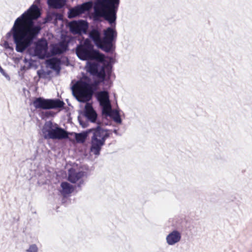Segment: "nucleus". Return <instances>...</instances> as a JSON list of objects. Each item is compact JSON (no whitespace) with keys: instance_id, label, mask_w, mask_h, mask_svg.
<instances>
[{"instance_id":"23","label":"nucleus","mask_w":252,"mask_h":252,"mask_svg":"<svg viewBox=\"0 0 252 252\" xmlns=\"http://www.w3.org/2000/svg\"><path fill=\"white\" fill-rule=\"evenodd\" d=\"M38 249L35 244L31 245L26 250V252H38Z\"/></svg>"},{"instance_id":"9","label":"nucleus","mask_w":252,"mask_h":252,"mask_svg":"<svg viewBox=\"0 0 252 252\" xmlns=\"http://www.w3.org/2000/svg\"><path fill=\"white\" fill-rule=\"evenodd\" d=\"M93 6H94V2H93L92 0H89L81 4L77 5L69 10L68 17L70 19L80 16L86 12L89 11Z\"/></svg>"},{"instance_id":"6","label":"nucleus","mask_w":252,"mask_h":252,"mask_svg":"<svg viewBox=\"0 0 252 252\" xmlns=\"http://www.w3.org/2000/svg\"><path fill=\"white\" fill-rule=\"evenodd\" d=\"M42 132L45 139L61 140L68 137V132L66 130L51 121L45 123Z\"/></svg>"},{"instance_id":"3","label":"nucleus","mask_w":252,"mask_h":252,"mask_svg":"<svg viewBox=\"0 0 252 252\" xmlns=\"http://www.w3.org/2000/svg\"><path fill=\"white\" fill-rule=\"evenodd\" d=\"M109 130L102 128L97 126L94 128H90L86 131L75 134V139L77 142L83 143L85 141L88 134L93 133L91 138L90 151L95 156H99L102 147L105 144L107 138L109 137Z\"/></svg>"},{"instance_id":"8","label":"nucleus","mask_w":252,"mask_h":252,"mask_svg":"<svg viewBox=\"0 0 252 252\" xmlns=\"http://www.w3.org/2000/svg\"><path fill=\"white\" fill-rule=\"evenodd\" d=\"M32 103L36 109L43 110L62 108L65 105L64 102L59 99H46L42 97L36 98Z\"/></svg>"},{"instance_id":"28","label":"nucleus","mask_w":252,"mask_h":252,"mask_svg":"<svg viewBox=\"0 0 252 252\" xmlns=\"http://www.w3.org/2000/svg\"><path fill=\"white\" fill-rule=\"evenodd\" d=\"M7 44V43L6 42H5V44Z\"/></svg>"},{"instance_id":"11","label":"nucleus","mask_w":252,"mask_h":252,"mask_svg":"<svg viewBox=\"0 0 252 252\" xmlns=\"http://www.w3.org/2000/svg\"><path fill=\"white\" fill-rule=\"evenodd\" d=\"M69 26L72 33L81 34L82 33H86L88 28V24L85 20H79L70 22Z\"/></svg>"},{"instance_id":"24","label":"nucleus","mask_w":252,"mask_h":252,"mask_svg":"<svg viewBox=\"0 0 252 252\" xmlns=\"http://www.w3.org/2000/svg\"><path fill=\"white\" fill-rule=\"evenodd\" d=\"M52 16L55 18V20H62V15L59 13H53Z\"/></svg>"},{"instance_id":"10","label":"nucleus","mask_w":252,"mask_h":252,"mask_svg":"<svg viewBox=\"0 0 252 252\" xmlns=\"http://www.w3.org/2000/svg\"><path fill=\"white\" fill-rule=\"evenodd\" d=\"M48 51V42L44 38L39 39L35 43L34 54L39 59H44Z\"/></svg>"},{"instance_id":"4","label":"nucleus","mask_w":252,"mask_h":252,"mask_svg":"<svg viewBox=\"0 0 252 252\" xmlns=\"http://www.w3.org/2000/svg\"><path fill=\"white\" fill-rule=\"evenodd\" d=\"M120 2V0H95V17L103 18L111 24L115 23Z\"/></svg>"},{"instance_id":"7","label":"nucleus","mask_w":252,"mask_h":252,"mask_svg":"<svg viewBox=\"0 0 252 252\" xmlns=\"http://www.w3.org/2000/svg\"><path fill=\"white\" fill-rule=\"evenodd\" d=\"M114 25V28L108 27L104 31V36L96 46L106 53L112 52L115 48V41L117 36V33L115 29L116 22L112 24Z\"/></svg>"},{"instance_id":"22","label":"nucleus","mask_w":252,"mask_h":252,"mask_svg":"<svg viewBox=\"0 0 252 252\" xmlns=\"http://www.w3.org/2000/svg\"><path fill=\"white\" fill-rule=\"evenodd\" d=\"M37 73L39 78L46 79L50 74V71H45L43 69H40L37 71Z\"/></svg>"},{"instance_id":"17","label":"nucleus","mask_w":252,"mask_h":252,"mask_svg":"<svg viewBox=\"0 0 252 252\" xmlns=\"http://www.w3.org/2000/svg\"><path fill=\"white\" fill-rule=\"evenodd\" d=\"M102 113L103 115H105L106 116L111 117L117 123L121 124L122 123V119L119 112L117 110H112L111 106L109 110L103 111Z\"/></svg>"},{"instance_id":"13","label":"nucleus","mask_w":252,"mask_h":252,"mask_svg":"<svg viewBox=\"0 0 252 252\" xmlns=\"http://www.w3.org/2000/svg\"><path fill=\"white\" fill-rule=\"evenodd\" d=\"M86 172L84 171H77L73 168L68 170V180L72 183H76L79 182L77 187L81 188V186L84 184V181L82 179L85 176Z\"/></svg>"},{"instance_id":"21","label":"nucleus","mask_w":252,"mask_h":252,"mask_svg":"<svg viewBox=\"0 0 252 252\" xmlns=\"http://www.w3.org/2000/svg\"><path fill=\"white\" fill-rule=\"evenodd\" d=\"M61 187L62 188V193L68 194L72 193L74 190L73 187L68 183L64 182L62 183Z\"/></svg>"},{"instance_id":"12","label":"nucleus","mask_w":252,"mask_h":252,"mask_svg":"<svg viewBox=\"0 0 252 252\" xmlns=\"http://www.w3.org/2000/svg\"><path fill=\"white\" fill-rule=\"evenodd\" d=\"M96 97L102 108V112L110 109L111 105L107 91H102L97 92Z\"/></svg>"},{"instance_id":"18","label":"nucleus","mask_w":252,"mask_h":252,"mask_svg":"<svg viewBox=\"0 0 252 252\" xmlns=\"http://www.w3.org/2000/svg\"><path fill=\"white\" fill-rule=\"evenodd\" d=\"M89 35L90 38L94 41L96 46L102 38L100 31L96 28L93 29L89 32Z\"/></svg>"},{"instance_id":"19","label":"nucleus","mask_w":252,"mask_h":252,"mask_svg":"<svg viewBox=\"0 0 252 252\" xmlns=\"http://www.w3.org/2000/svg\"><path fill=\"white\" fill-rule=\"evenodd\" d=\"M48 66L54 70L59 73L61 70V61L60 59L53 58L47 61Z\"/></svg>"},{"instance_id":"27","label":"nucleus","mask_w":252,"mask_h":252,"mask_svg":"<svg viewBox=\"0 0 252 252\" xmlns=\"http://www.w3.org/2000/svg\"><path fill=\"white\" fill-rule=\"evenodd\" d=\"M113 132L114 133H115L116 134H118V130L117 129H114L113 130Z\"/></svg>"},{"instance_id":"5","label":"nucleus","mask_w":252,"mask_h":252,"mask_svg":"<svg viewBox=\"0 0 252 252\" xmlns=\"http://www.w3.org/2000/svg\"><path fill=\"white\" fill-rule=\"evenodd\" d=\"M85 81H77L71 87L73 95L77 100L81 102H87L92 97L94 93V86L90 80L85 78Z\"/></svg>"},{"instance_id":"14","label":"nucleus","mask_w":252,"mask_h":252,"mask_svg":"<svg viewBox=\"0 0 252 252\" xmlns=\"http://www.w3.org/2000/svg\"><path fill=\"white\" fill-rule=\"evenodd\" d=\"M84 115L85 117L92 123H95L97 119V115L93 109L91 104L87 103L85 106Z\"/></svg>"},{"instance_id":"1","label":"nucleus","mask_w":252,"mask_h":252,"mask_svg":"<svg viewBox=\"0 0 252 252\" xmlns=\"http://www.w3.org/2000/svg\"><path fill=\"white\" fill-rule=\"evenodd\" d=\"M40 16L38 6L32 4L26 11L15 21L11 30L6 34V38L12 36L17 52L23 53L33 43L41 28L35 24L34 20Z\"/></svg>"},{"instance_id":"25","label":"nucleus","mask_w":252,"mask_h":252,"mask_svg":"<svg viewBox=\"0 0 252 252\" xmlns=\"http://www.w3.org/2000/svg\"><path fill=\"white\" fill-rule=\"evenodd\" d=\"M78 120L79 121V122L83 127H85L86 126V125L85 123H84L81 119V117L80 116H78Z\"/></svg>"},{"instance_id":"2","label":"nucleus","mask_w":252,"mask_h":252,"mask_svg":"<svg viewBox=\"0 0 252 252\" xmlns=\"http://www.w3.org/2000/svg\"><path fill=\"white\" fill-rule=\"evenodd\" d=\"M76 53L77 57L83 61H95L88 62L87 71L96 77L100 82H103L108 76L109 78L112 72V65L105 60V56L98 51L94 49V46L89 39L82 44L77 46Z\"/></svg>"},{"instance_id":"16","label":"nucleus","mask_w":252,"mask_h":252,"mask_svg":"<svg viewBox=\"0 0 252 252\" xmlns=\"http://www.w3.org/2000/svg\"><path fill=\"white\" fill-rule=\"evenodd\" d=\"M181 239V233L177 230H173L167 235L166 241L169 245L172 246L179 242Z\"/></svg>"},{"instance_id":"20","label":"nucleus","mask_w":252,"mask_h":252,"mask_svg":"<svg viewBox=\"0 0 252 252\" xmlns=\"http://www.w3.org/2000/svg\"><path fill=\"white\" fill-rule=\"evenodd\" d=\"M65 0H47V3L50 7L61 8L65 4Z\"/></svg>"},{"instance_id":"26","label":"nucleus","mask_w":252,"mask_h":252,"mask_svg":"<svg viewBox=\"0 0 252 252\" xmlns=\"http://www.w3.org/2000/svg\"><path fill=\"white\" fill-rule=\"evenodd\" d=\"M45 115L46 117H50L53 115V113L50 111H47L45 113Z\"/></svg>"},{"instance_id":"15","label":"nucleus","mask_w":252,"mask_h":252,"mask_svg":"<svg viewBox=\"0 0 252 252\" xmlns=\"http://www.w3.org/2000/svg\"><path fill=\"white\" fill-rule=\"evenodd\" d=\"M68 49V42L65 40H63L52 47V52L54 55H60L66 52Z\"/></svg>"}]
</instances>
